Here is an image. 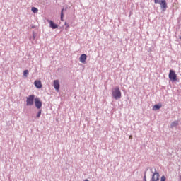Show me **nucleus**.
<instances>
[{
  "mask_svg": "<svg viewBox=\"0 0 181 181\" xmlns=\"http://www.w3.org/2000/svg\"><path fill=\"white\" fill-rule=\"evenodd\" d=\"M28 74H29V71L25 70V71H23V76H24V77H28Z\"/></svg>",
  "mask_w": 181,
  "mask_h": 181,
  "instance_id": "obj_13",
  "label": "nucleus"
},
{
  "mask_svg": "<svg viewBox=\"0 0 181 181\" xmlns=\"http://www.w3.org/2000/svg\"><path fill=\"white\" fill-rule=\"evenodd\" d=\"M34 103H35V107L37 110H40V108H42V101L39 98H36L34 100Z\"/></svg>",
  "mask_w": 181,
  "mask_h": 181,
  "instance_id": "obj_5",
  "label": "nucleus"
},
{
  "mask_svg": "<svg viewBox=\"0 0 181 181\" xmlns=\"http://www.w3.org/2000/svg\"><path fill=\"white\" fill-rule=\"evenodd\" d=\"M32 12H33V13H37V12L39 11V10L37 8H36L35 7H33L31 8Z\"/></svg>",
  "mask_w": 181,
  "mask_h": 181,
  "instance_id": "obj_12",
  "label": "nucleus"
},
{
  "mask_svg": "<svg viewBox=\"0 0 181 181\" xmlns=\"http://www.w3.org/2000/svg\"><path fill=\"white\" fill-rule=\"evenodd\" d=\"M160 181H166V177H165V175H163L160 178Z\"/></svg>",
  "mask_w": 181,
  "mask_h": 181,
  "instance_id": "obj_17",
  "label": "nucleus"
},
{
  "mask_svg": "<svg viewBox=\"0 0 181 181\" xmlns=\"http://www.w3.org/2000/svg\"><path fill=\"white\" fill-rule=\"evenodd\" d=\"M151 181H159V173H154Z\"/></svg>",
  "mask_w": 181,
  "mask_h": 181,
  "instance_id": "obj_9",
  "label": "nucleus"
},
{
  "mask_svg": "<svg viewBox=\"0 0 181 181\" xmlns=\"http://www.w3.org/2000/svg\"><path fill=\"white\" fill-rule=\"evenodd\" d=\"M79 60L81 63H83V64H86V62L87 60V55L86 54H83L79 57Z\"/></svg>",
  "mask_w": 181,
  "mask_h": 181,
  "instance_id": "obj_7",
  "label": "nucleus"
},
{
  "mask_svg": "<svg viewBox=\"0 0 181 181\" xmlns=\"http://www.w3.org/2000/svg\"><path fill=\"white\" fill-rule=\"evenodd\" d=\"M155 4H159L163 12H165L168 8V4L166 3V0H154Z\"/></svg>",
  "mask_w": 181,
  "mask_h": 181,
  "instance_id": "obj_2",
  "label": "nucleus"
},
{
  "mask_svg": "<svg viewBox=\"0 0 181 181\" xmlns=\"http://www.w3.org/2000/svg\"><path fill=\"white\" fill-rule=\"evenodd\" d=\"M64 25H65V26H66L65 30H69V28H70V25H69V24H67V23H65Z\"/></svg>",
  "mask_w": 181,
  "mask_h": 181,
  "instance_id": "obj_16",
  "label": "nucleus"
},
{
  "mask_svg": "<svg viewBox=\"0 0 181 181\" xmlns=\"http://www.w3.org/2000/svg\"><path fill=\"white\" fill-rule=\"evenodd\" d=\"M34 84L35 86V87L37 88H42V81H39V80H36L34 82Z\"/></svg>",
  "mask_w": 181,
  "mask_h": 181,
  "instance_id": "obj_10",
  "label": "nucleus"
},
{
  "mask_svg": "<svg viewBox=\"0 0 181 181\" xmlns=\"http://www.w3.org/2000/svg\"><path fill=\"white\" fill-rule=\"evenodd\" d=\"M169 79L170 81H177V75H176V72L175 71L170 69L168 75Z\"/></svg>",
  "mask_w": 181,
  "mask_h": 181,
  "instance_id": "obj_3",
  "label": "nucleus"
},
{
  "mask_svg": "<svg viewBox=\"0 0 181 181\" xmlns=\"http://www.w3.org/2000/svg\"><path fill=\"white\" fill-rule=\"evenodd\" d=\"M132 136H129V138H132Z\"/></svg>",
  "mask_w": 181,
  "mask_h": 181,
  "instance_id": "obj_20",
  "label": "nucleus"
},
{
  "mask_svg": "<svg viewBox=\"0 0 181 181\" xmlns=\"http://www.w3.org/2000/svg\"><path fill=\"white\" fill-rule=\"evenodd\" d=\"M63 11H64V8H62V11H61V21H63Z\"/></svg>",
  "mask_w": 181,
  "mask_h": 181,
  "instance_id": "obj_18",
  "label": "nucleus"
},
{
  "mask_svg": "<svg viewBox=\"0 0 181 181\" xmlns=\"http://www.w3.org/2000/svg\"><path fill=\"white\" fill-rule=\"evenodd\" d=\"M160 108H162V105H155L153 107V111H156L157 110H160Z\"/></svg>",
  "mask_w": 181,
  "mask_h": 181,
  "instance_id": "obj_11",
  "label": "nucleus"
},
{
  "mask_svg": "<svg viewBox=\"0 0 181 181\" xmlns=\"http://www.w3.org/2000/svg\"><path fill=\"white\" fill-rule=\"evenodd\" d=\"M35 99V95H30L28 97H27L26 105L27 106L33 105Z\"/></svg>",
  "mask_w": 181,
  "mask_h": 181,
  "instance_id": "obj_4",
  "label": "nucleus"
},
{
  "mask_svg": "<svg viewBox=\"0 0 181 181\" xmlns=\"http://www.w3.org/2000/svg\"><path fill=\"white\" fill-rule=\"evenodd\" d=\"M54 87L57 91H59V90H60V83H59V80L54 81Z\"/></svg>",
  "mask_w": 181,
  "mask_h": 181,
  "instance_id": "obj_8",
  "label": "nucleus"
},
{
  "mask_svg": "<svg viewBox=\"0 0 181 181\" xmlns=\"http://www.w3.org/2000/svg\"><path fill=\"white\" fill-rule=\"evenodd\" d=\"M144 181H146V175L144 176Z\"/></svg>",
  "mask_w": 181,
  "mask_h": 181,
  "instance_id": "obj_19",
  "label": "nucleus"
},
{
  "mask_svg": "<svg viewBox=\"0 0 181 181\" xmlns=\"http://www.w3.org/2000/svg\"><path fill=\"white\" fill-rule=\"evenodd\" d=\"M47 22H49L51 29H57V28H59V25L54 23L52 20H48Z\"/></svg>",
  "mask_w": 181,
  "mask_h": 181,
  "instance_id": "obj_6",
  "label": "nucleus"
},
{
  "mask_svg": "<svg viewBox=\"0 0 181 181\" xmlns=\"http://www.w3.org/2000/svg\"><path fill=\"white\" fill-rule=\"evenodd\" d=\"M40 115H42V110H40L38 113L37 114V118H40Z\"/></svg>",
  "mask_w": 181,
  "mask_h": 181,
  "instance_id": "obj_15",
  "label": "nucleus"
},
{
  "mask_svg": "<svg viewBox=\"0 0 181 181\" xmlns=\"http://www.w3.org/2000/svg\"><path fill=\"white\" fill-rule=\"evenodd\" d=\"M179 122L177 121L173 122L171 124V127H177Z\"/></svg>",
  "mask_w": 181,
  "mask_h": 181,
  "instance_id": "obj_14",
  "label": "nucleus"
},
{
  "mask_svg": "<svg viewBox=\"0 0 181 181\" xmlns=\"http://www.w3.org/2000/svg\"><path fill=\"white\" fill-rule=\"evenodd\" d=\"M112 95L115 100H119L122 96L121 90H119V87H115L112 90Z\"/></svg>",
  "mask_w": 181,
  "mask_h": 181,
  "instance_id": "obj_1",
  "label": "nucleus"
}]
</instances>
